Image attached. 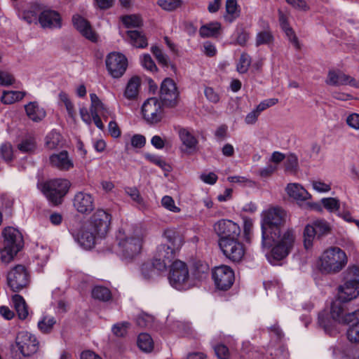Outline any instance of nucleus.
<instances>
[{
    "mask_svg": "<svg viewBox=\"0 0 359 359\" xmlns=\"http://www.w3.org/2000/svg\"><path fill=\"white\" fill-rule=\"evenodd\" d=\"M56 320L53 316H44L38 323V327L43 333L50 332L53 325L55 324Z\"/></svg>",
    "mask_w": 359,
    "mask_h": 359,
    "instance_id": "42",
    "label": "nucleus"
},
{
    "mask_svg": "<svg viewBox=\"0 0 359 359\" xmlns=\"http://www.w3.org/2000/svg\"><path fill=\"white\" fill-rule=\"evenodd\" d=\"M357 314L356 320H359V309L348 312L344 303L337 299L332 303L330 313L325 311L319 313L318 323L325 332L332 334L337 325L350 324Z\"/></svg>",
    "mask_w": 359,
    "mask_h": 359,
    "instance_id": "5",
    "label": "nucleus"
},
{
    "mask_svg": "<svg viewBox=\"0 0 359 359\" xmlns=\"http://www.w3.org/2000/svg\"><path fill=\"white\" fill-rule=\"evenodd\" d=\"M357 316L358 314L351 320L353 322L347 324L350 326L347 331V337L353 343H359V320H356Z\"/></svg>",
    "mask_w": 359,
    "mask_h": 359,
    "instance_id": "36",
    "label": "nucleus"
},
{
    "mask_svg": "<svg viewBox=\"0 0 359 359\" xmlns=\"http://www.w3.org/2000/svg\"><path fill=\"white\" fill-rule=\"evenodd\" d=\"M142 112L147 123H158L163 118L162 102L156 97L147 99L142 104Z\"/></svg>",
    "mask_w": 359,
    "mask_h": 359,
    "instance_id": "14",
    "label": "nucleus"
},
{
    "mask_svg": "<svg viewBox=\"0 0 359 359\" xmlns=\"http://www.w3.org/2000/svg\"><path fill=\"white\" fill-rule=\"evenodd\" d=\"M39 22L43 28H60L61 17L60 14L52 10H46L39 16Z\"/></svg>",
    "mask_w": 359,
    "mask_h": 359,
    "instance_id": "23",
    "label": "nucleus"
},
{
    "mask_svg": "<svg viewBox=\"0 0 359 359\" xmlns=\"http://www.w3.org/2000/svg\"><path fill=\"white\" fill-rule=\"evenodd\" d=\"M26 114L29 119L39 122L46 116L44 109L37 102H30L25 106Z\"/></svg>",
    "mask_w": 359,
    "mask_h": 359,
    "instance_id": "27",
    "label": "nucleus"
},
{
    "mask_svg": "<svg viewBox=\"0 0 359 359\" xmlns=\"http://www.w3.org/2000/svg\"><path fill=\"white\" fill-rule=\"evenodd\" d=\"M41 8L39 4H34L31 5L27 9L24 10L20 13V17L27 23L36 22L39 20V13Z\"/></svg>",
    "mask_w": 359,
    "mask_h": 359,
    "instance_id": "33",
    "label": "nucleus"
},
{
    "mask_svg": "<svg viewBox=\"0 0 359 359\" xmlns=\"http://www.w3.org/2000/svg\"><path fill=\"white\" fill-rule=\"evenodd\" d=\"M145 158L165 171L170 170V165L161 157L154 154H146Z\"/></svg>",
    "mask_w": 359,
    "mask_h": 359,
    "instance_id": "50",
    "label": "nucleus"
},
{
    "mask_svg": "<svg viewBox=\"0 0 359 359\" xmlns=\"http://www.w3.org/2000/svg\"><path fill=\"white\" fill-rule=\"evenodd\" d=\"M285 168L289 171H295L298 167V158L293 154H289L285 162Z\"/></svg>",
    "mask_w": 359,
    "mask_h": 359,
    "instance_id": "58",
    "label": "nucleus"
},
{
    "mask_svg": "<svg viewBox=\"0 0 359 359\" xmlns=\"http://www.w3.org/2000/svg\"><path fill=\"white\" fill-rule=\"evenodd\" d=\"M225 9L226 14L224 15V18L229 22L234 21L240 15V9L237 0H226Z\"/></svg>",
    "mask_w": 359,
    "mask_h": 359,
    "instance_id": "32",
    "label": "nucleus"
},
{
    "mask_svg": "<svg viewBox=\"0 0 359 359\" xmlns=\"http://www.w3.org/2000/svg\"><path fill=\"white\" fill-rule=\"evenodd\" d=\"M312 187L314 190L319 193H326L330 191L331 189L330 184L325 183L320 180L313 181Z\"/></svg>",
    "mask_w": 359,
    "mask_h": 359,
    "instance_id": "60",
    "label": "nucleus"
},
{
    "mask_svg": "<svg viewBox=\"0 0 359 359\" xmlns=\"http://www.w3.org/2000/svg\"><path fill=\"white\" fill-rule=\"evenodd\" d=\"M321 203L325 208L330 212L338 210L339 208V201L334 198H325L321 200Z\"/></svg>",
    "mask_w": 359,
    "mask_h": 359,
    "instance_id": "53",
    "label": "nucleus"
},
{
    "mask_svg": "<svg viewBox=\"0 0 359 359\" xmlns=\"http://www.w3.org/2000/svg\"><path fill=\"white\" fill-rule=\"evenodd\" d=\"M151 51L154 54L159 64L165 67H167L168 65V57L163 53L162 50L158 46H152L151 48Z\"/></svg>",
    "mask_w": 359,
    "mask_h": 359,
    "instance_id": "48",
    "label": "nucleus"
},
{
    "mask_svg": "<svg viewBox=\"0 0 359 359\" xmlns=\"http://www.w3.org/2000/svg\"><path fill=\"white\" fill-rule=\"evenodd\" d=\"M219 245L225 257L233 262H241L244 257L245 248L238 238L219 239Z\"/></svg>",
    "mask_w": 359,
    "mask_h": 359,
    "instance_id": "10",
    "label": "nucleus"
},
{
    "mask_svg": "<svg viewBox=\"0 0 359 359\" xmlns=\"http://www.w3.org/2000/svg\"><path fill=\"white\" fill-rule=\"evenodd\" d=\"M144 236L145 231L140 227L127 231L119 229L116 238L121 258L130 262L137 256L141 252Z\"/></svg>",
    "mask_w": 359,
    "mask_h": 359,
    "instance_id": "4",
    "label": "nucleus"
},
{
    "mask_svg": "<svg viewBox=\"0 0 359 359\" xmlns=\"http://www.w3.org/2000/svg\"><path fill=\"white\" fill-rule=\"evenodd\" d=\"M14 82L13 76L6 72L0 71V85L8 86Z\"/></svg>",
    "mask_w": 359,
    "mask_h": 359,
    "instance_id": "62",
    "label": "nucleus"
},
{
    "mask_svg": "<svg viewBox=\"0 0 359 359\" xmlns=\"http://www.w3.org/2000/svg\"><path fill=\"white\" fill-rule=\"evenodd\" d=\"M168 280L170 285L177 290H189L194 283V278L189 275L187 264L180 260H176L172 263Z\"/></svg>",
    "mask_w": 359,
    "mask_h": 359,
    "instance_id": "8",
    "label": "nucleus"
},
{
    "mask_svg": "<svg viewBox=\"0 0 359 359\" xmlns=\"http://www.w3.org/2000/svg\"><path fill=\"white\" fill-rule=\"evenodd\" d=\"M179 137L183 145L186 147L189 153L196 150L198 140L189 130L186 128L180 129Z\"/></svg>",
    "mask_w": 359,
    "mask_h": 359,
    "instance_id": "29",
    "label": "nucleus"
},
{
    "mask_svg": "<svg viewBox=\"0 0 359 359\" xmlns=\"http://www.w3.org/2000/svg\"><path fill=\"white\" fill-rule=\"evenodd\" d=\"M0 154L5 161H11L13 156V151L11 144L9 143L3 144L0 148Z\"/></svg>",
    "mask_w": 359,
    "mask_h": 359,
    "instance_id": "57",
    "label": "nucleus"
},
{
    "mask_svg": "<svg viewBox=\"0 0 359 359\" xmlns=\"http://www.w3.org/2000/svg\"><path fill=\"white\" fill-rule=\"evenodd\" d=\"M125 191L128 196H129L131 199L135 202L137 204L143 206L144 201L141 197L139 191L135 187H127L125 189Z\"/></svg>",
    "mask_w": 359,
    "mask_h": 359,
    "instance_id": "55",
    "label": "nucleus"
},
{
    "mask_svg": "<svg viewBox=\"0 0 359 359\" xmlns=\"http://www.w3.org/2000/svg\"><path fill=\"white\" fill-rule=\"evenodd\" d=\"M25 95V93L22 91H4L1 100L4 104H11L22 100Z\"/></svg>",
    "mask_w": 359,
    "mask_h": 359,
    "instance_id": "38",
    "label": "nucleus"
},
{
    "mask_svg": "<svg viewBox=\"0 0 359 359\" xmlns=\"http://www.w3.org/2000/svg\"><path fill=\"white\" fill-rule=\"evenodd\" d=\"M206 98L211 102L217 103L219 100V95L212 88H205L204 90Z\"/></svg>",
    "mask_w": 359,
    "mask_h": 359,
    "instance_id": "63",
    "label": "nucleus"
},
{
    "mask_svg": "<svg viewBox=\"0 0 359 359\" xmlns=\"http://www.w3.org/2000/svg\"><path fill=\"white\" fill-rule=\"evenodd\" d=\"M287 195L297 201H304L310 198L308 191L299 184L290 183L286 187Z\"/></svg>",
    "mask_w": 359,
    "mask_h": 359,
    "instance_id": "25",
    "label": "nucleus"
},
{
    "mask_svg": "<svg viewBox=\"0 0 359 359\" xmlns=\"http://www.w3.org/2000/svg\"><path fill=\"white\" fill-rule=\"evenodd\" d=\"M13 306L20 319L24 320L28 316V308L24 298L20 294L12 297Z\"/></svg>",
    "mask_w": 359,
    "mask_h": 359,
    "instance_id": "31",
    "label": "nucleus"
},
{
    "mask_svg": "<svg viewBox=\"0 0 359 359\" xmlns=\"http://www.w3.org/2000/svg\"><path fill=\"white\" fill-rule=\"evenodd\" d=\"M73 205L79 213L89 214L95 209V198L85 191H78L74 196Z\"/></svg>",
    "mask_w": 359,
    "mask_h": 359,
    "instance_id": "17",
    "label": "nucleus"
},
{
    "mask_svg": "<svg viewBox=\"0 0 359 359\" xmlns=\"http://www.w3.org/2000/svg\"><path fill=\"white\" fill-rule=\"evenodd\" d=\"M347 124L355 130H359V114H350L346 118Z\"/></svg>",
    "mask_w": 359,
    "mask_h": 359,
    "instance_id": "64",
    "label": "nucleus"
},
{
    "mask_svg": "<svg viewBox=\"0 0 359 359\" xmlns=\"http://www.w3.org/2000/svg\"><path fill=\"white\" fill-rule=\"evenodd\" d=\"M163 243L157 247L156 257L151 264L159 273L166 269L175 257V254L183 245V240L178 232L173 229H166L163 234Z\"/></svg>",
    "mask_w": 359,
    "mask_h": 359,
    "instance_id": "3",
    "label": "nucleus"
},
{
    "mask_svg": "<svg viewBox=\"0 0 359 359\" xmlns=\"http://www.w3.org/2000/svg\"><path fill=\"white\" fill-rule=\"evenodd\" d=\"M215 352L218 358L219 359H227L229 356L228 348L222 344L216 346L215 348Z\"/></svg>",
    "mask_w": 359,
    "mask_h": 359,
    "instance_id": "61",
    "label": "nucleus"
},
{
    "mask_svg": "<svg viewBox=\"0 0 359 359\" xmlns=\"http://www.w3.org/2000/svg\"><path fill=\"white\" fill-rule=\"evenodd\" d=\"M273 41L274 36L269 27H267L265 29L257 32L256 34L255 46L257 47L262 45L269 46L273 44Z\"/></svg>",
    "mask_w": 359,
    "mask_h": 359,
    "instance_id": "34",
    "label": "nucleus"
},
{
    "mask_svg": "<svg viewBox=\"0 0 359 359\" xmlns=\"http://www.w3.org/2000/svg\"><path fill=\"white\" fill-rule=\"evenodd\" d=\"M128 42L131 46L137 48H144L148 46L146 36L137 30H129L126 32Z\"/></svg>",
    "mask_w": 359,
    "mask_h": 359,
    "instance_id": "28",
    "label": "nucleus"
},
{
    "mask_svg": "<svg viewBox=\"0 0 359 359\" xmlns=\"http://www.w3.org/2000/svg\"><path fill=\"white\" fill-rule=\"evenodd\" d=\"M8 287L14 292H18L26 287L29 283V275L22 265L12 268L7 274Z\"/></svg>",
    "mask_w": 359,
    "mask_h": 359,
    "instance_id": "11",
    "label": "nucleus"
},
{
    "mask_svg": "<svg viewBox=\"0 0 359 359\" xmlns=\"http://www.w3.org/2000/svg\"><path fill=\"white\" fill-rule=\"evenodd\" d=\"M18 351L25 357H29L39 349V341L35 335L27 331L20 332L15 339Z\"/></svg>",
    "mask_w": 359,
    "mask_h": 359,
    "instance_id": "12",
    "label": "nucleus"
},
{
    "mask_svg": "<svg viewBox=\"0 0 359 359\" xmlns=\"http://www.w3.org/2000/svg\"><path fill=\"white\" fill-rule=\"evenodd\" d=\"M141 274L144 279L150 280L154 279L158 276V273L156 269H154V266L151 262H146L142 264L141 267Z\"/></svg>",
    "mask_w": 359,
    "mask_h": 359,
    "instance_id": "46",
    "label": "nucleus"
},
{
    "mask_svg": "<svg viewBox=\"0 0 359 359\" xmlns=\"http://www.w3.org/2000/svg\"><path fill=\"white\" fill-rule=\"evenodd\" d=\"M278 102L277 98H270L262 101L255 108V109L261 114L262 111H264L267 108L274 106Z\"/></svg>",
    "mask_w": 359,
    "mask_h": 359,
    "instance_id": "59",
    "label": "nucleus"
},
{
    "mask_svg": "<svg viewBox=\"0 0 359 359\" xmlns=\"http://www.w3.org/2000/svg\"><path fill=\"white\" fill-rule=\"evenodd\" d=\"M60 101L65 105L68 115L70 118L74 119L76 115L74 105L69 100V96L65 92H60L59 93Z\"/></svg>",
    "mask_w": 359,
    "mask_h": 359,
    "instance_id": "41",
    "label": "nucleus"
},
{
    "mask_svg": "<svg viewBox=\"0 0 359 359\" xmlns=\"http://www.w3.org/2000/svg\"><path fill=\"white\" fill-rule=\"evenodd\" d=\"M161 205L166 210L172 212H180V208L175 205V201L170 196H164L161 199Z\"/></svg>",
    "mask_w": 359,
    "mask_h": 359,
    "instance_id": "52",
    "label": "nucleus"
},
{
    "mask_svg": "<svg viewBox=\"0 0 359 359\" xmlns=\"http://www.w3.org/2000/svg\"><path fill=\"white\" fill-rule=\"evenodd\" d=\"M137 346L142 351H151L154 348V344L151 336L146 333L139 334L137 338Z\"/></svg>",
    "mask_w": 359,
    "mask_h": 359,
    "instance_id": "37",
    "label": "nucleus"
},
{
    "mask_svg": "<svg viewBox=\"0 0 359 359\" xmlns=\"http://www.w3.org/2000/svg\"><path fill=\"white\" fill-rule=\"evenodd\" d=\"M157 4L163 10L172 11L180 8L182 4V0H158Z\"/></svg>",
    "mask_w": 359,
    "mask_h": 359,
    "instance_id": "47",
    "label": "nucleus"
},
{
    "mask_svg": "<svg viewBox=\"0 0 359 359\" xmlns=\"http://www.w3.org/2000/svg\"><path fill=\"white\" fill-rule=\"evenodd\" d=\"M344 280L355 285H359V266H350L344 273Z\"/></svg>",
    "mask_w": 359,
    "mask_h": 359,
    "instance_id": "40",
    "label": "nucleus"
},
{
    "mask_svg": "<svg viewBox=\"0 0 359 359\" xmlns=\"http://www.w3.org/2000/svg\"><path fill=\"white\" fill-rule=\"evenodd\" d=\"M111 220V216L109 212L97 209L74 236L76 241L86 250L92 249L107 234Z\"/></svg>",
    "mask_w": 359,
    "mask_h": 359,
    "instance_id": "2",
    "label": "nucleus"
},
{
    "mask_svg": "<svg viewBox=\"0 0 359 359\" xmlns=\"http://www.w3.org/2000/svg\"><path fill=\"white\" fill-rule=\"evenodd\" d=\"M346 252L339 247H330L319 257L317 267L323 274H336L347 264Z\"/></svg>",
    "mask_w": 359,
    "mask_h": 359,
    "instance_id": "6",
    "label": "nucleus"
},
{
    "mask_svg": "<svg viewBox=\"0 0 359 359\" xmlns=\"http://www.w3.org/2000/svg\"><path fill=\"white\" fill-rule=\"evenodd\" d=\"M220 27L221 25L219 22H210L209 24L203 25L200 28L199 34L203 38L215 36L218 34Z\"/></svg>",
    "mask_w": 359,
    "mask_h": 359,
    "instance_id": "35",
    "label": "nucleus"
},
{
    "mask_svg": "<svg viewBox=\"0 0 359 359\" xmlns=\"http://www.w3.org/2000/svg\"><path fill=\"white\" fill-rule=\"evenodd\" d=\"M160 95L165 104L172 107L176 104L178 91L172 79L167 78L163 80L161 86Z\"/></svg>",
    "mask_w": 359,
    "mask_h": 359,
    "instance_id": "19",
    "label": "nucleus"
},
{
    "mask_svg": "<svg viewBox=\"0 0 359 359\" xmlns=\"http://www.w3.org/2000/svg\"><path fill=\"white\" fill-rule=\"evenodd\" d=\"M121 21L123 25L129 27H139L142 25V20L140 15H128L121 18Z\"/></svg>",
    "mask_w": 359,
    "mask_h": 359,
    "instance_id": "43",
    "label": "nucleus"
},
{
    "mask_svg": "<svg viewBox=\"0 0 359 359\" xmlns=\"http://www.w3.org/2000/svg\"><path fill=\"white\" fill-rule=\"evenodd\" d=\"M140 83V79L137 76H133L130 79L124 90V97L128 100L135 99L139 93Z\"/></svg>",
    "mask_w": 359,
    "mask_h": 359,
    "instance_id": "30",
    "label": "nucleus"
},
{
    "mask_svg": "<svg viewBox=\"0 0 359 359\" xmlns=\"http://www.w3.org/2000/svg\"><path fill=\"white\" fill-rule=\"evenodd\" d=\"M91 106H90V113L93 114L94 111H97V113L101 112L102 110L104 109V105L99 99L95 93L90 94Z\"/></svg>",
    "mask_w": 359,
    "mask_h": 359,
    "instance_id": "54",
    "label": "nucleus"
},
{
    "mask_svg": "<svg viewBox=\"0 0 359 359\" xmlns=\"http://www.w3.org/2000/svg\"><path fill=\"white\" fill-rule=\"evenodd\" d=\"M141 64L144 68L150 72H154L157 70L156 65H155L151 57L149 54H144L141 57Z\"/></svg>",
    "mask_w": 359,
    "mask_h": 359,
    "instance_id": "56",
    "label": "nucleus"
},
{
    "mask_svg": "<svg viewBox=\"0 0 359 359\" xmlns=\"http://www.w3.org/2000/svg\"><path fill=\"white\" fill-rule=\"evenodd\" d=\"M22 152H33L36 148V142L34 137H29L24 139L18 146Z\"/></svg>",
    "mask_w": 359,
    "mask_h": 359,
    "instance_id": "44",
    "label": "nucleus"
},
{
    "mask_svg": "<svg viewBox=\"0 0 359 359\" xmlns=\"http://www.w3.org/2000/svg\"><path fill=\"white\" fill-rule=\"evenodd\" d=\"M49 161L52 167L62 171H67L74 167L73 160L66 151L52 154Z\"/></svg>",
    "mask_w": 359,
    "mask_h": 359,
    "instance_id": "22",
    "label": "nucleus"
},
{
    "mask_svg": "<svg viewBox=\"0 0 359 359\" xmlns=\"http://www.w3.org/2000/svg\"><path fill=\"white\" fill-rule=\"evenodd\" d=\"M262 245L271 248L266 253L268 262L273 265L280 264L291 252L296 241L292 229L281 231L287 220V212L280 207H269L261 214Z\"/></svg>",
    "mask_w": 359,
    "mask_h": 359,
    "instance_id": "1",
    "label": "nucleus"
},
{
    "mask_svg": "<svg viewBox=\"0 0 359 359\" xmlns=\"http://www.w3.org/2000/svg\"><path fill=\"white\" fill-rule=\"evenodd\" d=\"M330 231L329 224L323 219L314 221L306 226L304 231V245L306 248L311 247L316 236L320 237L327 235Z\"/></svg>",
    "mask_w": 359,
    "mask_h": 359,
    "instance_id": "13",
    "label": "nucleus"
},
{
    "mask_svg": "<svg viewBox=\"0 0 359 359\" xmlns=\"http://www.w3.org/2000/svg\"><path fill=\"white\" fill-rule=\"evenodd\" d=\"M70 185V182L66 179H54L42 184L40 189L49 201L57 205L61 203Z\"/></svg>",
    "mask_w": 359,
    "mask_h": 359,
    "instance_id": "9",
    "label": "nucleus"
},
{
    "mask_svg": "<svg viewBox=\"0 0 359 359\" xmlns=\"http://www.w3.org/2000/svg\"><path fill=\"white\" fill-rule=\"evenodd\" d=\"M250 57L248 54L243 53L241 55L238 62L237 64V71L241 74H244L247 72L250 65Z\"/></svg>",
    "mask_w": 359,
    "mask_h": 359,
    "instance_id": "49",
    "label": "nucleus"
},
{
    "mask_svg": "<svg viewBox=\"0 0 359 359\" xmlns=\"http://www.w3.org/2000/svg\"><path fill=\"white\" fill-rule=\"evenodd\" d=\"M212 278L217 289L227 290L233 283L234 273L229 266L222 265L215 268Z\"/></svg>",
    "mask_w": 359,
    "mask_h": 359,
    "instance_id": "16",
    "label": "nucleus"
},
{
    "mask_svg": "<svg viewBox=\"0 0 359 359\" xmlns=\"http://www.w3.org/2000/svg\"><path fill=\"white\" fill-rule=\"evenodd\" d=\"M60 135L57 132L53 130L46 137L45 144L49 149H55L60 142Z\"/></svg>",
    "mask_w": 359,
    "mask_h": 359,
    "instance_id": "45",
    "label": "nucleus"
},
{
    "mask_svg": "<svg viewBox=\"0 0 359 359\" xmlns=\"http://www.w3.org/2000/svg\"><path fill=\"white\" fill-rule=\"evenodd\" d=\"M326 83L331 86L349 85L354 88H359V81L341 72L330 71L327 74Z\"/></svg>",
    "mask_w": 359,
    "mask_h": 359,
    "instance_id": "21",
    "label": "nucleus"
},
{
    "mask_svg": "<svg viewBox=\"0 0 359 359\" xmlns=\"http://www.w3.org/2000/svg\"><path fill=\"white\" fill-rule=\"evenodd\" d=\"M72 22L76 29L86 39L96 42L98 39L97 33L93 29L90 22L82 16L76 14L72 17Z\"/></svg>",
    "mask_w": 359,
    "mask_h": 359,
    "instance_id": "20",
    "label": "nucleus"
},
{
    "mask_svg": "<svg viewBox=\"0 0 359 359\" xmlns=\"http://www.w3.org/2000/svg\"><path fill=\"white\" fill-rule=\"evenodd\" d=\"M279 22L282 29L285 32L290 42L295 48L299 49L300 43L299 40L292 27H290L287 17L280 11L279 12Z\"/></svg>",
    "mask_w": 359,
    "mask_h": 359,
    "instance_id": "26",
    "label": "nucleus"
},
{
    "mask_svg": "<svg viewBox=\"0 0 359 359\" xmlns=\"http://www.w3.org/2000/svg\"><path fill=\"white\" fill-rule=\"evenodd\" d=\"M215 232L223 238H237L241 233L239 226L229 219H221L214 225Z\"/></svg>",
    "mask_w": 359,
    "mask_h": 359,
    "instance_id": "18",
    "label": "nucleus"
},
{
    "mask_svg": "<svg viewBox=\"0 0 359 359\" xmlns=\"http://www.w3.org/2000/svg\"><path fill=\"white\" fill-rule=\"evenodd\" d=\"M359 295V285H355L353 283H344L339 287L338 300L341 302H348Z\"/></svg>",
    "mask_w": 359,
    "mask_h": 359,
    "instance_id": "24",
    "label": "nucleus"
},
{
    "mask_svg": "<svg viewBox=\"0 0 359 359\" xmlns=\"http://www.w3.org/2000/svg\"><path fill=\"white\" fill-rule=\"evenodd\" d=\"M130 323L128 322L118 323L113 325L111 330L115 336L123 337L126 335Z\"/></svg>",
    "mask_w": 359,
    "mask_h": 359,
    "instance_id": "51",
    "label": "nucleus"
},
{
    "mask_svg": "<svg viewBox=\"0 0 359 359\" xmlns=\"http://www.w3.org/2000/svg\"><path fill=\"white\" fill-rule=\"evenodd\" d=\"M109 74L113 78L121 77L128 66L127 58L121 53L113 52L109 53L105 60Z\"/></svg>",
    "mask_w": 359,
    "mask_h": 359,
    "instance_id": "15",
    "label": "nucleus"
},
{
    "mask_svg": "<svg viewBox=\"0 0 359 359\" xmlns=\"http://www.w3.org/2000/svg\"><path fill=\"white\" fill-rule=\"evenodd\" d=\"M4 248L0 250L1 260L4 264L10 263L23 246L21 233L16 229L8 226L2 231Z\"/></svg>",
    "mask_w": 359,
    "mask_h": 359,
    "instance_id": "7",
    "label": "nucleus"
},
{
    "mask_svg": "<svg viewBox=\"0 0 359 359\" xmlns=\"http://www.w3.org/2000/svg\"><path fill=\"white\" fill-rule=\"evenodd\" d=\"M92 297L95 299L107 302L111 299V293L107 287L97 285L92 290Z\"/></svg>",
    "mask_w": 359,
    "mask_h": 359,
    "instance_id": "39",
    "label": "nucleus"
}]
</instances>
